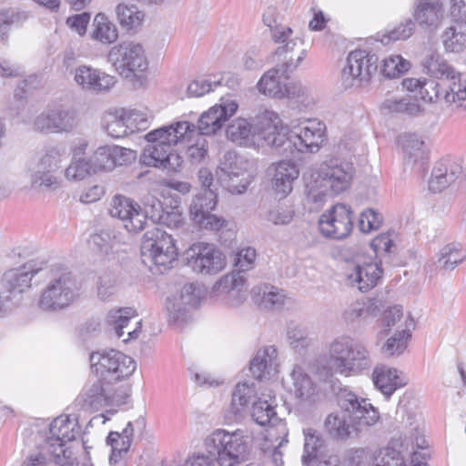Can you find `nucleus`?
I'll return each instance as SVG.
<instances>
[{
    "label": "nucleus",
    "instance_id": "39",
    "mask_svg": "<svg viewBox=\"0 0 466 466\" xmlns=\"http://www.w3.org/2000/svg\"><path fill=\"white\" fill-rule=\"evenodd\" d=\"M277 349L268 346L258 350L250 361V371L257 380H262L266 373L269 374L271 367L277 358Z\"/></svg>",
    "mask_w": 466,
    "mask_h": 466
},
{
    "label": "nucleus",
    "instance_id": "55",
    "mask_svg": "<svg viewBox=\"0 0 466 466\" xmlns=\"http://www.w3.org/2000/svg\"><path fill=\"white\" fill-rule=\"evenodd\" d=\"M90 159L73 158L70 165L65 171V176L69 180L78 181L94 174Z\"/></svg>",
    "mask_w": 466,
    "mask_h": 466
},
{
    "label": "nucleus",
    "instance_id": "40",
    "mask_svg": "<svg viewBox=\"0 0 466 466\" xmlns=\"http://www.w3.org/2000/svg\"><path fill=\"white\" fill-rule=\"evenodd\" d=\"M147 214L154 223L167 226L169 228H178L183 224V217L179 211H165L160 201L157 199L153 200L150 208L147 209Z\"/></svg>",
    "mask_w": 466,
    "mask_h": 466
},
{
    "label": "nucleus",
    "instance_id": "38",
    "mask_svg": "<svg viewBox=\"0 0 466 466\" xmlns=\"http://www.w3.org/2000/svg\"><path fill=\"white\" fill-rule=\"evenodd\" d=\"M441 41L447 52L460 53L466 48V25L453 22L442 35Z\"/></svg>",
    "mask_w": 466,
    "mask_h": 466
},
{
    "label": "nucleus",
    "instance_id": "20",
    "mask_svg": "<svg viewBox=\"0 0 466 466\" xmlns=\"http://www.w3.org/2000/svg\"><path fill=\"white\" fill-rule=\"evenodd\" d=\"M204 297V290L195 283L184 285L178 296L167 299L168 318L173 321H183L186 314L196 308Z\"/></svg>",
    "mask_w": 466,
    "mask_h": 466
},
{
    "label": "nucleus",
    "instance_id": "49",
    "mask_svg": "<svg viewBox=\"0 0 466 466\" xmlns=\"http://www.w3.org/2000/svg\"><path fill=\"white\" fill-rule=\"evenodd\" d=\"M116 12L119 24L127 29L137 27L144 18V14L136 5L119 4Z\"/></svg>",
    "mask_w": 466,
    "mask_h": 466
},
{
    "label": "nucleus",
    "instance_id": "37",
    "mask_svg": "<svg viewBox=\"0 0 466 466\" xmlns=\"http://www.w3.org/2000/svg\"><path fill=\"white\" fill-rule=\"evenodd\" d=\"M422 70L431 77L440 78L441 82L456 76L458 72L440 54L431 53L421 62Z\"/></svg>",
    "mask_w": 466,
    "mask_h": 466
},
{
    "label": "nucleus",
    "instance_id": "30",
    "mask_svg": "<svg viewBox=\"0 0 466 466\" xmlns=\"http://www.w3.org/2000/svg\"><path fill=\"white\" fill-rule=\"evenodd\" d=\"M79 434V426L76 419L69 415H61L56 418L50 424L49 436H47V448H52L56 442H68L76 439Z\"/></svg>",
    "mask_w": 466,
    "mask_h": 466
},
{
    "label": "nucleus",
    "instance_id": "24",
    "mask_svg": "<svg viewBox=\"0 0 466 466\" xmlns=\"http://www.w3.org/2000/svg\"><path fill=\"white\" fill-rule=\"evenodd\" d=\"M412 15L415 24L425 31L437 30L444 18V8L441 0H416Z\"/></svg>",
    "mask_w": 466,
    "mask_h": 466
},
{
    "label": "nucleus",
    "instance_id": "4",
    "mask_svg": "<svg viewBox=\"0 0 466 466\" xmlns=\"http://www.w3.org/2000/svg\"><path fill=\"white\" fill-rule=\"evenodd\" d=\"M204 444L219 466H243L250 459V437L242 429H217L205 439Z\"/></svg>",
    "mask_w": 466,
    "mask_h": 466
},
{
    "label": "nucleus",
    "instance_id": "9",
    "mask_svg": "<svg viewBox=\"0 0 466 466\" xmlns=\"http://www.w3.org/2000/svg\"><path fill=\"white\" fill-rule=\"evenodd\" d=\"M92 373L114 385L127 379L136 370V361L116 350L92 352L90 355Z\"/></svg>",
    "mask_w": 466,
    "mask_h": 466
},
{
    "label": "nucleus",
    "instance_id": "52",
    "mask_svg": "<svg viewBox=\"0 0 466 466\" xmlns=\"http://www.w3.org/2000/svg\"><path fill=\"white\" fill-rule=\"evenodd\" d=\"M111 145L101 146L90 157L93 172L111 171L114 169Z\"/></svg>",
    "mask_w": 466,
    "mask_h": 466
},
{
    "label": "nucleus",
    "instance_id": "32",
    "mask_svg": "<svg viewBox=\"0 0 466 466\" xmlns=\"http://www.w3.org/2000/svg\"><path fill=\"white\" fill-rule=\"evenodd\" d=\"M372 380L375 387L389 399L394 391L407 384V380L399 375L396 369L386 366H377L372 373Z\"/></svg>",
    "mask_w": 466,
    "mask_h": 466
},
{
    "label": "nucleus",
    "instance_id": "5",
    "mask_svg": "<svg viewBox=\"0 0 466 466\" xmlns=\"http://www.w3.org/2000/svg\"><path fill=\"white\" fill-rule=\"evenodd\" d=\"M329 363L335 373L356 376L372 366L367 347L349 335L336 337L329 345Z\"/></svg>",
    "mask_w": 466,
    "mask_h": 466
},
{
    "label": "nucleus",
    "instance_id": "47",
    "mask_svg": "<svg viewBox=\"0 0 466 466\" xmlns=\"http://www.w3.org/2000/svg\"><path fill=\"white\" fill-rule=\"evenodd\" d=\"M137 316L136 309L133 308H119L111 309L106 316V323L114 329L117 338H121L125 331L124 329L131 319Z\"/></svg>",
    "mask_w": 466,
    "mask_h": 466
},
{
    "label": "nucleus",
    "instance_id": "10",
    "mask_svg": "<svg viewBox=\"0 0 466 466\" xmlns=\"http://www.w3.org/2000/svg\"><path fill=\"white\" fill-rule=\"evenodd\" d=\"M142 257L147 258L159 273L172 267L177 260V248L171 235L158 227L147 230L143 237L141 245Z\"/></svg>",
    "mask_w": 466,
    "mask_h": 466
},
{
    "label": "nucleus",
    "instance_id": "16",
    "mask_svg": "<svg viewBox=\"0 0 466 466\" xmlns=\"http://www.w3.org/2000/svg\"><path fill=\"white\" fill-rule=\"evenodd\" d=\"M353 212L350 206L342 203L334 205L319 219V232L326 238L343 239L353 228Z\"/></svg>",
    "mask_w": 466,
    "mask_h": 466
},
{
    "label": "nucleus",
    "instance_id": "43",
    "mask_svg": "<svg viewBox=\"0 0 466 466\" xmlns=\"http://www.w3.org/2000/svg\"><path fill=\"white\" fill-rule=\"evenodd\" d=\"M93 26L91 37L102 44L114 43L118 37L116 26L104 14L95 16Z\"/></svg>",
    "mask_w": 466,
    "mask_h": 466
},
{
    "label": "nucleus",
    "instance_id": "17",
    "mask_svg": "<svg viewBox=\"0 0 466 466\" xmlns=\"http://www.w3.org/2000/svg\"><path fill=\"white\" fill-rule=\"evenodd\" d=\"M141 207L129 198L117 195L112 198L109 214L123 222L125 228L131 233H137L144 228L147 214Z\"/></svg>",
    "mask_w": 466,
    "mask_h": 466
},
{
    "label": "nucleus",
    "instance_id": "48",
    "mask_svg": "<svg viewBox=\"0 0 466 466\" xmlns=\"http://www.w3.org/2000/svg\"><path fill=\"white\" fill-rule=\"evenodd\" d=\"M287 339L289 346L299 354H303L311 344L306 329L293 321L288 324Z\"/></svg>",
    "mask_w": 466,
    "mask_h": 466
},
{
    "label": "nucleus",
    "instance_id": "42",
    "mask_svg": "<svg viewBox=\"0 0 466 466\" xmlns=\"http://www.w3.org/2000/svg\"><path fill=\"white\" fill-rule=\"evenodd\" d=\"M280 69L271 68L268 70L258 81L257 86L260 93L272 96L285 97L284 85L280 81Z\"/></svg>",
    "mask_w": 466,
    "mask_h": 466
},
{
    "label": "nucleus",
    "instance_id": "64",
    "mask_svg": "<svg viewBox=\"0 0 466 466\" xmlns=\"http://www.w3.org/2000/svg\"><path fill=\"white\" fill-rule=\"evenodd\" d=\"M60 153L56 148L47 150L37 161L35 167L54 174L59 167Z\"/></svg>",
    "mask_w": 466,
    "mask_h": 466
},
{
    "label": "nucleus",
    "instance_id": "28",
    "mask_svg": "<svg viewBox=\"0 0 466 466\" xmlns=\"http://www.w3.org/2000/svg\"><path fill=\"white\" fill-rule=\"evenodd\" d=\"M138 114L125 109H116L107 112L103 117V127L108 136L120 138L133 132L129 126L131 120H137Z\"/></svg>",
    "mask_w": 466,
    "mask_h": 466
},
{
    "label": "nucleus",
    "instance_id": "22",
    "mask_svg": "<svg viewBox=\"0 0 466 466\" xmlns=\"http://www.w3.org/2000/svg\"><path fill=\"white\" fill-rule=\"evenodd\" d=\"M237 109L238 104L235 101H227L213 106L200 116L195 134L206 137L217 133L221 129L223 124L236 113Z\"/></svg>",
    "mask_w": 466,
    "mask_h": 466
},
{
    "label": "nucleus",
    "instance_id": "33",
    "mask_svg": "<svg viewBox=\"0 0 466 466\" xmlns=\"http://www.w3.org/2000/svg\"><path fill=\"white\" fill-rule=\"evenodd\" d=\"M441 100L452 109L466 107V80L460 73L441 82Z\"/></svg>",
    "mask_w": 466,
    "mask_h": 466
},
{
    "label": "nucleus",
    "instance_id": "23",
    "mask_svg": "<svg viewBox=\"0 0 466 466\" xmlns=\"http://www.w3.org/2000/svg\"><path fill=\"white\" fill-rule=\"evenodd\" d=\"M265 110L259 116L258 123L255 127L248 119L238 117L230 122L226 129V137L228 140L238 145H251L256 143V139H265L260 136V131L268 126V120L264 118Z\"/></svg>",
    "mask_w": 466,
    "mask_h": 466
},
{
    "label": "nucleus",
    "instance_id": "57",
    "mask_svg": "<svg viewBox=\"0 0 466 466\" xmlns=\"http://www.w3.org/2000/svg\"><path fill=\"white\" fill-rule=\"evenodd\" d=\"M415 30V22L411 18H408L404 23L400 24L393 30L382 35L378 39L382 45H389L392 41L406 40Z\"/></svg>",
    "mask_w": 466,
    "mask_h": 466
},
{
    "label": "nucleus",
    "instance_id": "6",
    "mask_svg": "<svg viewBox=\"0 0 466 466\" xmlns=\"http://www.w3.org/2000/svg\"><path fill=\"white\" fill-rule=\"evenodd\" d=\"M77 293V282L72 272L55 266L49 270V280L42 291L39 306L49 311L64 309L73 303Z\"/></svg>",
    "mask_w": 466,
    "mask_h": 466
},
{
    "label": "nucleus",
    "instance_id": "21",
    "mask_svg": "<svg viewBox=\"0 0 466 466\" xmlns=\"http://www.w3.org/2000/svg\"><path fill=\"white\" fill-rule=\"evenodd\" d=\"M142 161L149 167H156L177 173L182 168L183 158L174 148L158 143H147L142 154Z\"/></svg>",
    "mask_w": 466,
    "mask_h": 466
},
{
    "label": "nucleus",
    "instance_id": "36",
    "mask_svg": "<svg viewBox=\"0 0 466 466\" xmlns=\"http://www.w3.org/2000/svg\"><path fill=\"white\" fill-rule=\"evenodd\" d=\"M268 400L258 397L252 402L251 417L256 423L261 426L274 423L279 419L275 408L277 406L276 396L273 391H268Z\"/></svg>",
    "mask_w": 466,
    "mask_h": 466
},
{
    "label": "nucleus",
    "instance_id": "60",
    "mask_svg": "<svg viewBox=\"0 0 466 466\" xmlns=\"http://www.w3.org/2000/svg\"><path fill=\"white\" fill-rule=\"evenodd\" d=\"M106 443L112 449L109 458L127 459L131 444L128 442V440L122 439L118 431H110L106 438Z\"/></svg>",
    "mask_w": 466,
    "mask_h": 466
},
{
    "label": "nucleus",
    "instance_id": "14",
    "mask_svg": "<svg viewBox=\"0 0 466 466\" xmlns=\"http://www.w3.org/2000/svg\"><path fill=\"white\" fill-rule=\"evenodd\" d=\"M187 265L197 273L215 275L226 267V257L214 244L197 242L185 252Z\"/></svg>",
    "mask_w": 466,
    "mask_h": 466
},
{
    "label": "nucleus",
    "instance_id": "53",
    "mask_svg": "<svg viewBox=\"0 0 466 466\" xmlns=\"http://www.w3.org/2000/svg\"><path fill=\"white\" fill-rule=\"evenodd\" d=\"M255 398V390L248 383H238L232 393L231 407L235 414L239 413L242 409Z\"/></svg>",
    "mask_w": 466,
    "mask_h": 466
},
{
    "label": "nucleus",
    "instance_id": "58",
    "mask_svg": "<svg viewBox=\"0 0 466 466\" xmlns=\"http://www.w3.org/2000/svg\"><path fill=\"white\" fill-rule=\"evenodd\" d=\"M196 140L192 145H189L187 149V156L192 164H199L208 156V146L207 138L199 134H194Z\"/></svg>",
    "mask_w": 466,
    "mask_h": 466
},
{
    "label": "nucleus",
    "instance_id": "8",
    "mask_svg": "<svg viewBox=\"0 0 466 466\" xmlns=\"http://www.w3.org/2000/svg\"><path fill=\"white\" fill-rule=\"evenodd\" d=\"M39 269L29 264L6 270L0 279V318L19 306L23 293L31 288L33 278Z\"/></svg>",
    "mask_w": 466,
    "mask_h": 466
},
{
    "label": "nucleus",
    "instance_id": "25",
    "mask_svg": "<svg viewBox=\"0 0 466 466\" xmlns=\"http://www.w3.org/2000/svg\"><path fill=\"white\" fill-rule=\"evenodd\" d=\"M462 173L461 166L453 159L442 158L434 166L429 180V189L434 193L441 192L455 182Z\"/></svg>",
    "mask_w": 466,
    "mask_h": 466
},
{
    "label": "nucleus",
    "instance_id": "11",
    "mask_svg": "<svg viewBox=\"0 0 466 466\" xmlns=\"http://www.w3.org/2000/svg\"><path fill=\"white\" fill-rule=\"evenodd\" d=\"M108 61L125 78L139 76L148 68L146 50L142 44L135 41H122L114 46L108 53Z\"/></svg>",
    "mask_w": 466,
    "mask_h": 466
},
{
    "label": "nucleus",
    "instance_id": "13",
    "mask_svg": "<svg viewBox=\"0 0 466 466\" xmlns=\"http://www.w3.org/2000/svg\"><path fill=\"white\" fill-rule=\"evenodd\" d=\"M378 56L362 49L351 51L347 65L341 71V81L345 88L362 86L369 83L378 69Z\"/></svg>",
    "mask_w": 466,
    "mask_h": 466
},
{
    "label": "nucleus",
    "instance_id": "34",
    "mask_svg": "<svg viewBox=\"0 0 466 466\" xmlns=\"http://www.w3.org/2000/svg\"><path fill=\"white\" fill-rule=\"evenodd\" d=\"M402 149L407 166L424 167L428 160V150L423 140L414 134L405 135L402 138Z\"/></svg>",
    "mask_w": 466,
    "mask_h": 466
},
{
    "label": "nucleus",
    "instance_id": "44",
    "mask_svg": "<svg viewBox=\"0 0 466 466\" xmlns=\"http://www.w3.org/2000/svg\"><path fill=\"white\" fill-rule=\"evenodd\" d=\"M253 291L260 296L258 305L265 309H279L285 304L287 299L283 290L273 286L258 287Z\"/></svg>",
    "mask_w": 466,
    "mask_h": 466
},
{
    "label": "nucleus",
    "instance_id": "59",
    "mask_svg": "<svg viewBox=\"0 0 466 466\" xmlns=\"http://www.w3.org/2000/svg\"><path fill=\"white\" fill-rule=\"evenodd\" d=\"M221 85V79L213 80L212 77H198L187 86V93L191 96H201L213 91L216 86Z\"/></svg>",
    "mask_w": 466,
    "mask_h": 466
},
{
    "label": "nucleus",
    "instance_id": "19",
    "mask_svg": "<svg viewBox=\"0 0 466 466\" xmlns=\"http://www.w3.org/2000/svg\"><path fill=\"white\" fill-rule=\"evenodd\" d=\"M196 133V126L188 121H178L148 132L145 138L147 143H158L173 148L181 142L190 141Z\"/></svg>",
    "mask_w": 466,
    "mask_h": 466
},
{
    "label": "nucleus",
    "instance_id": "63",
    "mask_svg": "<svg viewBox=\"0 0 466 466\" xmlns=\"http://www.w3.org/2000/svg\"><path fill=\"white\" fill-rule=\"evenodd\" d=\"M418 97L424 102H433L434 99L441 100V83H437L432 79H423Z\"/></svg>",
    "mask_w": 466,
    "mask_h": 466
},
{
    "label": "nucleus",
    "instance_id": "41",
    "mask_svg": "<svg viewBox=\"0 0 466 466\" xmlns=\"http://www.w3.org/2000/svg\"><path fill=\"white\" fill-rule=\"evenodd\" d=\"M466 258V250L461 244L451 243L444 246L439 253L437 265L445 271L453 270Z\"/></svg>",
    "mask_w": 466,
    "mask_h": 466
},
{
    "label": "nucleus",
    "instance_id": "15",
    "mask_svg": "<svg viewBox=\"0 0 466 466\" xmlns=\"http://www.w3.org/2000/svg\"><path fill=\"white\" fill-rule=\"evenodd\" d=\"M217 193L212 188L202 189L191 201L189 214L200 228L218 231L226 226V220L211 214L218 202Z\"/></svg>",
    "mask_w": 466,
    "mask_h": 466
},
{
    "label": "nucleus",
    "instance_id": "56",
    "mask_svg": "<svg viewBox=\"0 0 466 466\" xmlns=\"http://www.w3.org/2000/svg\"><path fill=\"white\" fill-rule=\"evenodd\" d=\"M410 67L409 61L400 56H392L383 60L381 72L388 78H395L407 72Z\"/></svg>",
    "mask_w": 466,
    "mask_h": 466
},
{
    "label": "nucleus",
    "instance_id": "50",
    "mask_svg": "<svg viewBox=\"0 0 466 466\" xmlns=\"http://www.w3.org/2000/svg\"><path fill=\"white\" fill-rule=\"evenodd\" d=\"M118 288V279L113 271L101 272L96 280V294L101 300H106L115 295Z\"/></svg>",
    "mask_w": 466,
    "mask_h": 466
},
{
    "label": "nucleus",
    "instance_id": "46",
    "mask_svg": "<svg viewBox=\"0 0 466 466\" xmlns=\"http://www.w3.org/2000/svg\"><path fill=\"white\" fill-rule=\"evenodd\" d=\"M303 434L304 453L302 455V461L309 466L317 459L318 451L323 446L324 441L321 434L312 428L304 429Z\"/></svg>",
    "mask_w": 466,
    "mask_h": 466
},
{
    "label": "nucleus",
    "instance_id": "1",
    "mask_svg": "<svg viewBox=\"0 0 466 466\" xmlns=\"http://www.w3.org/2000/svg\"><path fill=\"white\" fill-rule=\"evenodd\" d=\"M338 404L342 414H329L325 420L327 431L336 440L345 441L352 433L358 436L379 420V411L366 399L350 390L339 392Z\"/></svg>",
    "mask_w": 466,
    "mask_h": 466
},
{
    "label": "nucleus",
    "instance_id": "61",
    "mask_svg": "<svg viewBox=\"0 0 466 466\" xmlns=\"http://www.w3.org/2000/svg\"><path fill=\"white\" fill-rule=\"evenodd\" d=\"M115 243V238L109 231L102 230L99 233L91 236L89 244L101 254H108L112 251Z\"/></svg>",
    "mask_w": 466,
    "mask_h": 466
},
{
    "label": "nucleus",
    "instance_id": "2",
    "mask_svg": "<svg viewBox=\"0 0 466 466\" xmlns=\"http://www.w3.org/2000/svg\"><path fill=\"white\" fill-rule=\"evenodd\" d=\"M264 118L268 126L260 131V136L268 146L285 147V150L295 147L299 152H316L324 140L326 126L317 119H305L289 135L286 128L279 127L280 119L277 113L267 111Z\"/></svg>",
    "mask_w": 466,
    "mask_h": 466
},
{
    "label": "nucleus",
    "instance_id": "31",
    "mask_svg": "<svg viewBox=\"0 0 466 466\" xmlns=\"http://www.w3.org/2000/svg\"><path fill=\"white\" fill-rule=\"evenodd\" d=\"M383 309L381 301L377 299L356 300L344 310L343 317L346 322H365L377 317Z\"/></svg>",
    "mask_w": 466,
    "mask_h": 466
},
{
    "label": "nucleus",
    "instance_id": "27",
    "mask_svg": "<svg viewBox=\"0 0 466 466\" xmlns=\"http://www.w3.org/2000/svg\"><path fill=\"white\" fill-rule=\"evenodd\" d=\"M74 79L84 89L92 91H107L116 83L114 76L87 66H78Z\"/></svg>",
    "mask_w": 466,
    "mask_h": 466
},
{
    "label": "nucleus",
    "instance_id": "29",
    "mask_svg": "<svg viewBox=\"0 0 466 466\" xmlns=\"http://www.w3.org/2000/svg\"><path fill=\"white\" fill-rule=\"evenodd\" d=\"M272 187L277 194L288 196L293 189V183L299 177L298 166L290 160H282L273 165Z\"/></svg>",
    "mask_w": 466,
    "mask_h": 466
},
{
    "label": "nucleus",
    "instance_id": "35",
    "mask_svg": "<svg viewBox=\"0 0 466 466\" xmlns=\"http://www.w3.org/2000/svg\"><path fill=\"white\" fill-rule=\"evenodd\" d=\"M411 466H429L420 452H413L410 459ZM373 466H406L400 451L391 447L379 451L374 457Z\"/></svg>",
    "mask_w": 466,
    "mask_h": 466
},
{
    "label": "nucleus",
    "instance_id": "7",
    "mask_svg": "<svg viewBox=\"0 0 466 466\" xmlns=\"http://www.w3.org/2000/svg\"><path fill=\"white\" fill-rule=\"evenodd\" d=\"M128 396L124 390L92 373L75 403L82 410L96 411L106 406L120 407L126 404Z\"/></svg>",
    "mask_w": 466,
    "mask_h": 466
},
{
    "label": "nucleus",
    "instance_id": "12",
    "mask_svg": "<svg viewBox=\"0 0 466 466\" xmlns=\"http://www.w3.org/2000/svg\"><path fill=\"white\" fill-rule=\"evenodd\" d=\"M248 162L234 151H227L217 172L221 186L232 194L245 192L251 182L247 170Z\"/></svg>",
    "mask_w": 466,
    "mask_h": 466
},
{
    "label": "nucleus",
    "instance_id": "45",
    "mask_svg": "<svg viewBox=\"0 0 466 466\" xmlns=\"http://www.w3.org/2000/svg\"><path fill=\"white\" fill-rule=\"evenodd\" d=\"M290 377L294 387V394L297 398L308 400L315 393L316 385L302 367L295 366Z\"/></svg>",
    "mask_w": 466,
    "mask_h": 466
},
{
    "label": "nucleus",
    "instance_id": "18",
    "mask_svg": "<svg viewBox=\"0 0 466 466\" xmlns=\"http://www.w3.org/2000/svg\"><path fill=\"white\" fill-rule=\"evenodd\" d=\"M74 110L57 107L48 109L35 119V128L45 134L71 132L77 126Z\"/></svg>",
    "mask_w": 466,
    "mask_h": 466
},
{
    "label": "nucleus",
    "instance_id": "62",
    "mask_svg": "<svg viewBox=\"0 0 466 466\" xmlns=\"http://www.w3.org/2000/svg\"><path fill=\"white\" fill-rule=\"evenodd\" d=\"M24 17L14 9L0 11V40L4 41L14 25H18Z\"/></svg>",
    "mask_w": 466,
    "mask_h": 466
},
{
    "label": "nucleus",
    "instance_id": "26",
    "mask_svg": "<svg viewBox=\"0 0 466 466\" xmlns=\"http://www.w3.org/2000/svg\"><path fill=\"white\" fill-rule=\"evenodd\" d=\"M383 270L379 263H364L357 265L348 274L350 285L356 287L361 292H368L375 288L381 279Z\"/></svg>",
    "mask_w": 466,
    "mask_h": 466
},
{
    "label": "nucleus",
    "instance_id": "3",
    "mask_svg": "<svg viewBox=\"0 0 466 466\" xmlns=\"http://www.w3.org/2000/svg\"><path fill=\"white\" fill-rule=\"evenodd\" d=\"M354 172L351 162L339 158L324 162L306 184L307 200L317 208L322 206L327 196L338 195L350 187Z\"/></svg>",
    "mask_w": 466,
    "mask_h": 466
},
{
    "label": "nucleus",
    "instance_id": "51",
    "mask_svg": "<svg viewBox=\"0 0 466 466\" xmlns=\"http://www.w3.org/2000/svg\"><path fill=\"white\" fill-rule=\"evenodd\" d=\"M410 337L411 333L409 329L396 331L382 346L383 353L388 357L402 354L408 346V340Z\"/></svg>",
    "mask_w": 466,
    "mask_h": 466
},
{
    "label": "nucleus",
    "instance_id": "54",
    "mask_svg": "<svg viewBox=\"0 0 466 466\" xmlns=\"http://www.w3.org/2000/svg\"><path fill=\"white\" fill-rule=\"evenodd\" d=\"M30 184L31 187L36 190H49L58 187V180L53 173L35 167L31 173Z\"/></svg>",
    "mask_w": 466,
    "mask_h": 466
}]
</instances>
